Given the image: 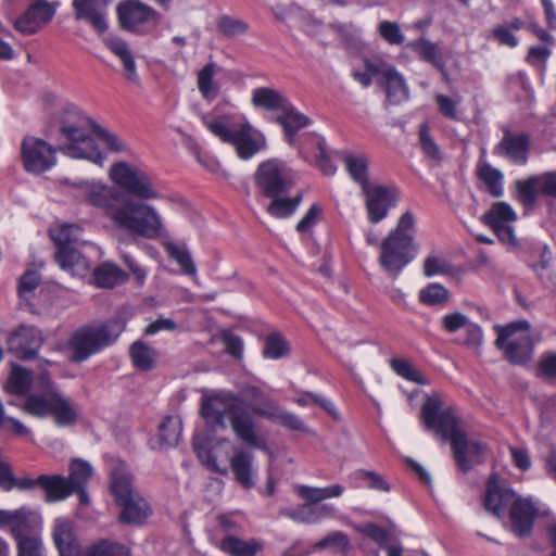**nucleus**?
<instances>
[{"instance_id":"obj_1","label":"nucleus","mask_w":556,"mask_h":556,"mask_svg":"<svg viewBox=\"0 0 556 556\" xmlns=\"http://www.w3.org/2000/svg\"><path fill=\"white\" fill-rule=\"evenodd\" d=\"M86 200L102 210L118 229L150 240L167 236L162 218L153 206L134 201L114 187L87 184Z\"/></svg>"},{"instance_id":"obj_2","label":"nucleus","mask_w":556,"mask_h":556,"mask_svg":"<svg viewBox=\"0 0 556 556\" xmlns=\"http://www.w3.org/2000/svg\"><path fill=\"white\" fill-rule=\"evenodd\" d=\"M439 396H428L421 406L420 415L426 429L434 430L444 440H448L455 463L463 473L472 469L473 464H481L489 446L485 442L468 440L460 429V419L455 407H442Z\"/></svg>"},{"instance_id":"obj_3","label":"nucleus","mask_w":556,"mask_h":556,"mask_svg":"<svg viewBox=\"0 0 556 556\" xmlns=\"http://www.w3.org/2000/svg\"><path fill=\"white\" fill-rule=\"evenodd\" d=\"M364 236L368 245L379 249V266L392 279H397L418 256L417 222L409 210L400 216L395 227L382 240L372 228L366 229Z\"/></svg>"},{"instance_id":"obj_4","label":"nucleus","mask_w":556,"mask_h":556,"mask_svg":"<svg viewBox=\"0 0 556 556\" xmlns=\"http://www.w3.org/2000/svg\"><path fill=\"white\" fill-rule=\"evenodd\" d=\"M483 506L497 519H503L508 513L511 531L517 536L531 534L538 509L529 498L520 497L508 481L491 475L485 485Z\"/></svg>"},{"instance_id":"obj_5","label":"nucleus","mask_w":556,"mask_h":556,"mask_svg":"<svg viewBox=\"0 0 556 556\" xmlns=\"http://www.w3.org/2000/svg\"><path fill=\"white\" fill-rule=\"evenodd\" d=\"M21 408L38 418L50 416L60 427L73 426L78 418L76 404L60 391L48 371L39 375L38 388L27 394Z\"/></svg>"},{"instance_id":"obj_6","label":"nucleus","mask_w":556,"mask_h":556,"mask_svg":"<svg viewBox=\"0 0 556 556\" xmlns=\"http://www.w3.org/2000/svg\"><path fill=\"white\" fill-rule=\"evenodd\" d=\"M59 131L68 141L59 148L65 155L75 159H86L96 164H102L104 156L99 151L89 131H94L97 124L80 110L73 105L63 108L58 115Z\"/></svg>"},{"instance_id":"obj_7","label":"nucleus","mask_w":556,"mask_h":556,"mask_svg":"<svg viewBox=\"0 0 556 556\" xmlns=\"http://www.w3.org/2000/svg\"><path fill=\"white\" fill-rule=\"evenodd\" d=\"M124 329L117 320L84 325L72 332L65 352L72 363H83L90 356L112 345Z\"/></svg>"},{"instance_id":"obj_8","label":"nucleus","mask_w":556,"mask_h":556,"mask_svg":"<svg viewBox=\"0 0 556 556\" xmlns=\"http://www.w3.org/2000/svg\"><path fill=\"white\" fill-rule=\"evenodd\" d=\"M134 477L123 467L113 470L111 493L121 508L118 520L124 525L141 526L152 514L147 500L134 488Z\"/></svg>"},{"instance_id":"obj_9","label":"nucleus","mask_w":556,"mask_h":556,"mask_svg":"<svg viewBox=\"0 0 556 556\" xmlns=\"http://www.w3.org/2000/svg\"><path fill=\"white\" fill-rule=\"evenodd\" d=\"M364 70L352 67L351 76L363 88H368L375 77L382 78L387 99L392 104H399L408 99V88L403 76L390 63L380 56L363 59Z\"/></svg>"},{"instance_id":"obj_10","label":"nucleus","mask_w":556,"mask_h":556,"mask_svg":"<svg viewBox=\"0 0 556 556\" xmlns=\"http://www.w3.org/2000/svg\"><path fill=\"white\" fill-rule=\"evenodd\" d=\"M530 327V323L526 319L495 326L497 332L495 345L511 365L525 366L533 356L534 342Z\"/></svg>"},{"instance_id":"obj_11","label":"nucleus","mask_w":556,"mask_h":556,"mask_svg":"<svg viewBox=\"0 0 556 556\" xmlns=\"http://www.w3.org/2000/svg\"><path fill=\"white\" fill-rule=\"evenodd\" d=\"M202 121L211 132L223 142L233 146L238 155L243 160L252 157L264 146L262 135L249 123L230 125L222 119H210L206 116H203Z\"/></svg>"},{"instance_id":"obj_12","label":"nucleus","mask_w":556,"mask_h":556,"mask_svg":"<svg viewBox=\"0 0 556 556\" xmlns=\"http://www.w3.org/2000/svg\"><path fill=\"white\" fill-rule=\"evenodd\" d=\"M110 176L121 189L139 200L160 198L152 178L136 166L125 162L116 163L110 169Z\"/></svg>"},{"instance_id":"obj_13","label":"nucleus","mask_w":556,"mask_h":556,"mask_svg":"<svg viewBox=\"0 0 556 556\" xmlns=\"http://www.w3.org/2000/svg\"><path fill=\"white\" fill-rule=\"evenodd\" d=\"M122 29L136 35H144L156 27L160 14L139 0H124L116 8Z\"/></svg>"},{"instance_id":"obj_14","label":"nucleus","mask_w":556,"mask_h":556,"mask_svg":"<svg viewBox=\"0 0 556 556\" xmlns=\"http://www.w3.org/2000/svg\"><path fill=\"white\" fill-rule=\"evenodd\" d=\"M242 403L240 397L230 393L216 392L202 399L201 416L212 431L224 430L227 428L225 418L231 420Z\"/></svg>"},{"instance_id":"obj_15","label":"nucleus","mask_w":556,"mask_h":556,"mask_svg":"<svg viewBox=\"0 0 556 556\" xmlns=\"http://www.w3.org/2000/svg\"><path fill=\"white\" fill-rule=\"evenodd\" d=\"M539 197L556 199V170L516 181V198L525 207L535 206Z\"/></svg>"},{"instance_id":"obj_16","label":"nucleus","mask_w":556,"mask_h":556,"mask_svg":"<svg viewBox=\"0 0 556 556\" xmlns=\"http://www.w3.org/2000/svg\"><path fill=\"white\" fill-rule=\"evenodd\" d=\"M56 149L42 139L25 137L21 144L23 167L30 174H41L56 163Z\"/></svg>"},{"instance_id":"obj_17","label":"nucleus","mask_w":556,"mask_h":556,"mask_svg":"<svg viewBox=\"0 0 556 556\" xmlns=\"http://www.w3.org/2000/svg\"><path fill=\"white\" fill-rule=\"evenodd\" d=\"M58 5L59 2L30 0L26 10L15 20L14 28L25 36L38 33L52 21Z\"/></svg>"},{"instance_id":"obj_18","label":"nucleus","mask_w":556,"mask_h":556,"mask_svg":"<svg viewBox=\"0 0 556 556\" xmlns=\"http://www.w3.org/2000/svg\"><path fill=\"white\" fill-rule=\"evenodd\" d=\"M253 180L257 194L270 200L267 212L278 217V161L273 159L262 162L253 175Z\"/></svg>"},{"instance_id":"obj_19","label":"nucleus","mask_w":556,"mask_h":556,"mask_svg":"<svg viewBox=\"0 0 556 556\" xmlns=\"http://www.w3.org/2000/svg\"><path fill=\"white\" fill-rule=\"evenodd\" d=\"M45 338L35 326H20L8 339L9 351L22 361L34 359L43 344Z\"/></svg>"},{"instance_id":"obj_20","label":"nucleus","mask_w":556,"mask_h":556,"mask_svg":"<svg viewBox=\"0 0 556 556\" xmlns=\"http://www.w3.org/2000/svg\"><path fill=\"white\" fill-rule=\"evenodd\" d=\"M249 409L260 415L266 414L264 408L255 405L248 407L243 402L242 405L237 408V412L230 420V425L235 434L240 441H242L248 446L261 448L265 445V440L262 435H260L257 427Z\"/></svg>"},{"instance_id":"obj_21","label":"nucleus","mask_w":556,"mask_h":556,"mask_svg":"<svg viewBox=\"0 0 556 556\" xmlns=\"http://www.w3.org/2000/svg\"><path fill=\"white\" fill-rule=\"evenodd\" d=\"M516 219V212L506 202L494 203L482 216L484 225L491 228L504 243H513L515 241L511 223Z\"/></svg>"},{"instance_id":"obj_22","label":"nucleus","mask_w":556,"mask_h":556,"mask_svg":"<svg viewBox=\"0 0 556 556\" xmlns=\"http://www.w3.org/2000/svg\"><path fill=\"white\" fill-rule=\"evenodd\" d=\"M366 198L367 218L371 224L383 220L396 203V192L384 186L370 185L362 189Z\"/></svg>"},{"instance_id":"obj_23","label":"nucleus","mask_w":556,"mask_h":556,"mask_svg":"<svg viewBox=\"0 0 556 556\" xmlns=\"http://www.w3.org/2000/svg\"><path fill=\"white\" fill-rule=\"evenodd\" d=\"M291 517L304 525H317L325 520H337L345 523L348 520V516L337 505L320 502H305L291 514Z\"/></svg>"},{"instance_id":"obj_24","label":"nucleus","mask_w":556,"mask_h":556,"mask_svg":"<svg viewBox=\"0 0 556 556\" xmlns=\"http://www.w3.org/2000/svg\"><path fill=\"white\" fill-rule=\"evenodd\" d=\"M531 148V137L527 132L504 130L503 138L496 146L498 153L511 164L523 166L528 163Z\"/></svg>"},{"instance_id":"obj_25","label":"nucleus","mask_w":556,"mask_h":556,"mask_svg":"<svg viewBox=\"0 0 556 556\" xmlns=\"http://www.w3.org/2000/svg\"><path fill=\"white\" fill-rule=\"evenodd\" d=\"M313 124L311 117L299 111L287 98L280 96V127L283 140L288 144H294L300 134Z\"/></svg>"},{"instance_id":"obj_26","label":"nucleus","mask_w":556,"mask_h":556,"mask_svg":"<svg viewBox=\"0 0 556 556\" xmlns=\"http://www.w3.org/2000/svg\"><path fill=\"white\" fill-rule=\"evenodd\" d=\"M40 515L29 507L11 510L8 527L15 541L36 534L40 527Z\"/></svg>"},{"instance_id":"obj_27","label":"nucleus","mask_w":556,"mask_h":556,"mask_svg":"<svg viewBox=\"0 0 556 556\" xmlns=\"http://www.w3.org/2000/svg\"><path fill=\"white\" fill-rule=\"evenodd\" d=\"M337 156L344 164L345 170L354 182L359 185L362 189L370 186L369 159L366 154L341 150L337 152Z\"/></svg>"},{"instance_id":"obj_28","label":"nucleus","mask_w":556,"mask_h":556,"mask_svg":"<svg viewBox=\"0 0 556 556\" xmlns=\"http://www.w3.org/2000/svg\"><path fill=\"white\" fill-rule=\"evenodd\" d=\"M72 7L77 21H86L100 34L108 29L104 4L98 0H73Z\"/></svg>"},{"instance_id":"obj_29","label":"nucleus","mask_w":556,"mask_h":556,"mask_svg":"<svg viewBox=\"0 0 556 556\" xmlns=\"http://www.w3.org/2000/svg\"><path fill=\"white\" fill-rule=\"evenodd\" d=\"M252 462L253 455L251 452L242 447L233 448V455L229 459L230 468L236 481L244 489L254 485Z\"/></svg>"},{"instance_id":"obj_30","label":"nucleus","mask_w":556,"mask_h":556,"mask_svg":"<svg viewBox=\"0 0 556 556\" xmlns=\"http://www.w3.org/2000/svg\"><path fill=\"white\" fill-rule=\"evenodd\" d=\"M103 42L122 61L126 79L138 83L136 62L128 43L117 36H109L104 38Z\"/></svg>"},{"instance_id":"obj_31","label":"nucleus","mask_w":556,"mask_h":556,"mask_svg":"<svg viewBox=\"0 0 556 556\" xmlns=\"http://www.w3.org/2000/svg\"><path fill=\"white\" fill-rule=\"evenodd\" d=\"M53 540L60 556H79L80 548L74 535L71 521L65 519L56 520Z\"/></svg>"},{"instance_id":"obj_32","label":"nucleus","mask_w":556,"mask_h":556,"mask_svg":"<svg viewBox=\"0 0 556 556\" xmlns=\"http://www.w3.org/2000/svg\"><path fill=\"white\" fill-rule=\"evenodd\" d=\"M289 146L296 149L299 157L306 163H312V160L327 147L325 138L315 131L300 134L295 143Z\"/></svg>"},{"instance_id":"obj_33","label":"nucleus","mask_w":556,"mask_h":556,"mask_svg":"<svg viewBox=\"0 0 556 556\" xmlns=\"http://www.w3.org/2000/svg\"><path fill=\"white\" fill-rule=\"evenodd\" d=\"M38 482L39 486L45 492V500L47 502H59L65 500L73 493L66 478L63 476L41 475L39 476Z\"/></svg>"},{"instance_id":"obj_34","label":"nucleus","mask_w":556,"mask_h":556,"mask_svg":"<svg viewBox=\"0 0 556 556\" xmlns=\"http://www.w3.org/2000/svg\"><path fill=\"white\" fill-rule=\"evenodd\" d=\"M350 484L354 489L367 488L379 492L391 490L388 481L378 472L366 469H357L349 476Z\"/></svg>"},{"instance_id":"obj_35","label":"nucleus","mask_w":556,"mask_h":556,"mask_svg":"<svg viewBox=\"0 0 556 556\" xmlns=\"http://www.w3.org/2000/svg\"><path fill=\"white\" fill-rule=\"evenodd\" d=\"M408 48L416 53V55L433 67L445 61L442 49L439 42H432L425 37L415 39L408 43Z\"/></svg>"},{"instance_id":"obj_36","label":"nucleus","mask_w":556,"mask_h":556,"mask_svg":"<svg viewBox=\"0 0 556 556\" xmlns=\"http://www.w3.org/2000/svg\"><path fill=\"white\" fill-rule=\"evenodd\" d=\"M55 262L59 266L72 275H80L88 270V262L77 250L76 247L56 250L54 254Z\"/></svg>"},{"instance_id":"obj_37","label":"nucleus","mask_w":556,"mask_h":556,"mask_svg":"<svg viewBox=\"0 0 556 556\" xmlns=\"http://www.w3.org/2000/svg\"><path fill=\"white\" fill-rule=\"evenodd\" d=\"M345 488L342 484L334 483L323 488L299 485L296 488L298 495L305 502H320L329 498H338L342 496Z\"/></svg>"},{"instance_id":"obj_38","label":"nucleus","mask_w":556,"mask_h":556,"mask_svg":"<svg viewBox=\"0 0 556 556\" xmlns=\"http://www.w3.org/2000/svg\"><path fill=\"white\" fill-rule=\"evenodd\" d=\"M182 422L178 416H166L159 426V444L161 448L176 446L180 439Z\"/></svg>"},{"instance_id":"obj_39","label":"nucleus","mask_w":556,"mask_h":556,"mask_svg":"<svg viewBox=\"0 0 556 556\" xmlns=\"http://www.w3.org/2000/svg\"><path fill=\"white\" fill-rule=\"evenodd\" d=\"M127 278V274L112 263H104L93 270L94 283L100 288H114Z\"/></svg>"},{"instance_id":"obj_40","label":"nucleus","mask_w":556,"mask_h":556,"mask_svg":"<svg viewBox=\"0 0 556 556\" xmlns=\"http://www.w3.org/2000/svg\"><path fill=\"white\" fill-rule=\"evenodd\" d=\"M81 228L75 224H64L49 230L51 240L56 250H64L76 247L80 241Z\"/></svg>"},{"instance_id":"obj_41","label":"nucleus","mask_w":556,"mask_h":556,"mask_svg":"<svg viewBox=\"0 0 556 556\" xmlns=\"http://www.w3.org/2000/svg\"><path fill=\"white\" fill-rule=\"evenodd\" d=\"M220 548L230 556H255L262 545L255 540L243 541L229 533L222 540Z\"/></svg>"},{"instance_id":"obj_42","label":"nucleus","mask_w":556,"mask_h":556,"mask_svg":"<svg viewBox=\"0 0 556 556\" xmlns=\"http://www.w3.org/2000/svg\"><path fill=\"white\" fill-rule=\"evenodd\" d=\"M477 176L480 180H482L485 184L489 193L493 198H501L503 195V193H504V188H503L504 176L500 169H497V168L493 167L491 164L484 162V163L478 165Z\"/></svg>"},{"instance_id":"obj_43","label":"nucleus","mask_w":556,"mask_h":556,"mask_svg":"<svg viewBox=\"0 0 556 556\" xmlns=\"http://www.w3.org/2000/svg\"><path fill=\"white\" fill-rule=\"evenodd\" d=\"M83 556H131V551L117 541L102 539L89 545Z\"/></svg>"},{"instance_id":"obj_44","label":"nucleus","mask_w":556,"mask_h":556,"mask_svg":"<svg viewBox=\"0 0 556 556\" xmlns=\"http://www.w3.org/2000/svg\"><path fill=\"white\" fill-rule=\"evenodd\" d=\"M316 551L329 548L333 553L346 555L351 549V541L343 531H332L318 542L314 543Z\"/></svg>"},{"instance_id":"obj_45","label":"nucleus","mask_w":556,"mask_h":556,"mask_svg":"<svg viewBox=\"0 0 556 556\" xmlns=\"http://www.w3.org/2000/svg\"><path fill=\"white\" fill-rule=\"evenodd\" d=\"M92 476V468L90 464L80 458L73 459L70 465V475L66 478L67 483L73 489H81L87 486L89 479Z\"/></svg>"},{"instance_id":"obj_46","label":"nucleus","mask_w":556,"mask_h":556,"mask_svg":"<svg viewBox=\"0 0 556 556\" xmlns=\"http://www.w3.org/2000/svg\"><path fill=\"white\" fill-rule=\"evenodd\" d=\"M450 291L439 282H431L419 292V301L428 306L443 305L448 301Z\"/></svg>"},{"instance_id":"obj_47","label":"nucleus","mask_w":556,"mask_h":556,"mask_svg":"<svg viewBox=\"0 0 556 556\" xmlns=\"http://www.w3.org/2000/svg\"><path fill=\"white\" fill-rule=\"evenodd\" d=\"M130 357L134 365L141 370H149L154 365L155 351L142 341H136L130 346Z\"/></svg>"},{"instance_id":"obj_48","label":"nucleus","mask_w":556,"mask_h":556,"mask_svg":"<svg viewBox=\"0 0 556 556\" xmlns=\"http://www.w3.org/2000/svg\"><path fill=\"white\" fill-rule=\"evenodd\" d=\"M30 383L31 371L15 366L9 377L7 389L12 394L23 395L29 391Z\"/></svg>"},{"instance_id":"obj_49","label":"nucleus","mask_w":556,"mask_h":556,"mask_svg":"<svg viewBox=\"0 0 556 556\" xmlns=\"http://www.w3.org/2000/svg\"><path fill=\"white\" fill-rule=\"evenodd\" d=\"M534 371L538 379L546 382L556 381V352H543L536 363Z\"/></svg>"},{"instance_id":"obj_50","label":"nucleus","mask_w":556,"mask_h":556,"mask_svg":"<svg viewBox=\"0 0 556 556\" xmlns=\"http://www.w3.org/2000/svg\"><path fill=\"white\" fill-rule=\"evenodd\" d=\"M390 366L393 371L407 381L415 382L421 386L428 384V380L406 359L392 358Z\"/></svg>"},{"instance_id":"obj_51","label":"nucleus","mask_w":556,"mask_h":556,"mask_svg":"<svg viewBox=\"0 0 556 556\" xmlns=\"http://www.w3.org/2000/svg\"><path fill=\"white\" fill-rule=\"evenodd\" d=\"M165 249L186 275L194 276L197 274L195 265L187 248L168 242L165 244Z\"/></svg>"},{"instance_id":"obj_52","label":"nucleus","mask_w":556,"mask_h":556,"mask_svg":"<svg viewBox=\"0 0 556 556\" xmlns=\"http://www.w3.org/2000/svg\"><path fill=\"white\" fill-rule=\"evenodd\" d=\"M355 529L357 532H359L365 538L370 539L371 541L377 543L380 547L387 548L389 551V547L391 546L388 544V542L390 540V533L382 526H379L374 522H368V523H364V525H358L355 527Z\"/></svg>"},{"instance_id":"obj_53","label":"nucleus","mask_w":556,"mask_h":556,"mask_svg":"<svg viewBox=\"0 0 556 556\" xmlns=\"http://www.w3.org/2000/svg\"><path fill=\"white\" fill-rule=\"evenodd\" d=\"M287 185L283 179V169L280 165V218L290 217L300 206L303 200V192L299 191L294 197H286L283 192Z\"/></svg>"},{"instance_id":"obj_54","label":"nucleus","mask_w":556,"mask_h":556,"mask_svg":"<svg viewBox=\"0 0 556 556\" xmlns=\"http://www.w3.org/2000/svg\"><path fill=\"white\" fill-rule=\"evenodd\" d=\"M419 144L422 153L428 156L431 160H440L441 159V151L433 139V137L430 134V127L427 122L421 123L419 127Z\"/></svg>"},{"instance_id":"obj_55","label":"nucleus","mask_w":556,"mask_h":556,"mask_svg":"<svg viewBox=\"0 0 556 556\" xmlns=\"http://www.w3.org/2000/svg\"><path fill=\"white\" fill-rule=\"evenodd\" d=\"M252 103L255 108L275 111L278 109V92L266 87L256 88L252 94Z\"/></svg>"},{"instance_id":"obj_56","label":"nucleus","mask_w":556,"mask_h":556,"mask_svg":"<svg viewBox=\"0 0 556 556\" xmlns=\"http://www.w3.org/2000/svg\"><path fill=\"white\" fill-rule=\"evenodd\" d=\"M193 450L201 462L205 464L211 470L223 475L227 472V467L222 468L218 465L217 457L214 452L199 438H194L193 440Z\"/></svg>"},{"instance_id":"obj_57","label":"nucleus","mask_w":556,"mask_h":556,"mask_svg":"<svg viewBox=\"0 0 556 556\" xmlns=\"http://www.w3.org/2000/svg\"><path fill=\"white\" fill-rule=\"evenodd\" d=\"M324 218V210L320 204L313 203L304 216L299 220L295 230L301 233H308Z\"/></svg>"},{"instance_id":"obj_58","label":"nucleus","mask_w":556,"mask_h":556,"mask_svg":"<svg viewBox=\"0 0 556 556\" xmlns=\"http://www.w3.org/2000/svg\"><path fill=\"white\" fill-rule=\"evenodd\" d=\"M378 34L392 46H402L405 41L401 26L396 22L381 21L378 25Z\"/></svg>"},{"instance_id":"obj_59","label":"nucleus","mask_w":556,"mask_h":556,"mask_svg":"<svg viewBox=\"0 0 556 556\" xmlns=\"http://www.w3.org/2000/svg\"><path fill=\"white\" fill-rule=\"evenodd\" d=\"M17 556H45L42 540L38 534H30L16 541Z\"/></svg>"},{"instance_id":"obj_60","label":"nucleus","mask_w":556,"mask_h":556,"mask_svg":"<svg viewBox=\"0 0 556 556\" xmlns=\"http://www.w3.org/2000/svg\"><path fill=\"white\" fill-rule=\"evenodd\" d=\"M422 273L427 278H432L439 275H448L451 273V265L444 258L431 254L424 260Z\"/></svg>"},{"instance_id":"obj_61","label":"nucleus","mask_w":556,"mask_h":556,"mask_svg":"<svg viewBox=\"0 0 556 556\" xmlns=\"http://www.w3.org/2000/svg\"><path fill=\"white\" fill-rule=\"evenodd\" d=\"M217 28L227 37H236L245 34L249 30V25L241 20L224 15L218 20Z\"/></svg>"},{"instance_id":"obj_62","label":"nucleus","mask_w":556,"mask_h":556,"mask_svg":"<svg viewBox=\"0 0 556 556\" xmlns=\"http://www.w3.org/2000/svg\"><path fill=\"white\" fill-rule=\"evenodd\" d=\"M215 75V64L207 63L198 74V87L205 99L215 97L213 92V77Z\"/></svg>"},{"instance_id":"obj_63","label":"nucleus","mask_w":556,"mask_h":556,"mask_svg":"<svg viewBox=\"0 0 556 556\" xmlns=\"http://www.w3.org/2000/svg\"><path fill=\"white\" fill-rule=\"evenodd\" d=\"M41 281L40 275L36 270H26L18 282V294L24 300H29L31 294Z\"/></svg>"},{"instance_id":"obj_64","label":"nucleus","mask_w":556,"mask_h":556,"mask_svg":"<svg viewBox=\"0 0 556 556\" xmlns=\"http://www.w3.org/2000/svg\"><path fill=\"white\" fill-rule=\"evenodd\" d=\"M489 38L497 42L500 46H505L510 49H514L519 45L518 38L507 24H500L495 26L491 30Z\"/></svg>"}]
</instances>
